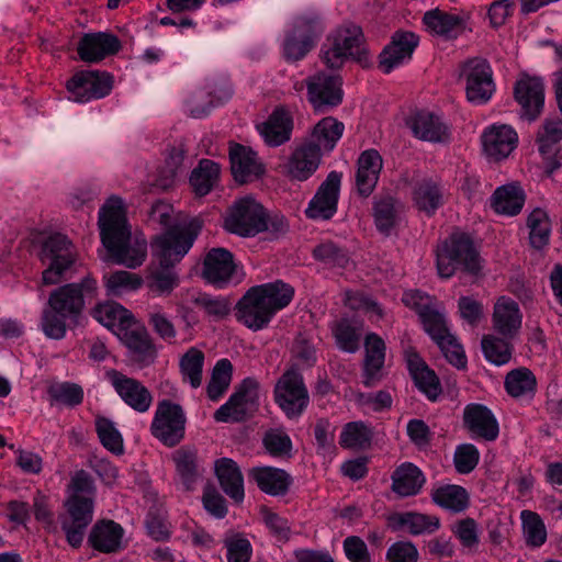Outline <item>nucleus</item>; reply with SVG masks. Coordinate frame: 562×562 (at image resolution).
<instances>
[{
  "instance_id": "1",
  "label": "nucleus",
  "mask_w": 562,
  "mask_h": 562,
  "mask_svg": "<svg viewBox=\"0 0 562 562\" xmlns=\"http://www.w3.org/2000/svg\"><path fill=\"white\" fill-rule=\"evenodd\" d=\"M100 237L106 254L103 261L135 269L145 261L147 243L144 238H132L123 207V201L111 196L99 212Z\"/></svg>"
},
{
  "instance_id": "2",
  "label": "nucleus",
  "mask_w": 562,
  "mask_h": 562,
  "mask_svg": "<svg viewBox=\"0 0 562 562\" xmlns=\"http://www.w3.org/2000/svg\"><path fill=\"white\" fill-rule=\"evenodd\" d=\"M97 291V281L91 277L52 291L41 318V328L45 336L56 340L63 339L68 324L78 322L86 301L95 297Z\"/></svg>"
},
{
  "instance_id": "3",
  "label": "nucleus",
  "mask_w": 562,
  "mask_h": 562,
  "mask_svg": "<svg viewBox=\"0 0 562 562\" xmlns=\"http://www.w3.org/2000/svg\"><path fill=\"white\" fill-rule=\"evenodd\" d=\"M172 206L169 203L157 201L148 212V224L159 225L165 232L157 235L151 241L153 255L159 260L160 266L169 268L179 262L192 247L199 225L175 223Z\"/></svg>"
},
{
  "instance_id": "4",
  "label": "nucleus",
  "mask_w": 562,
  "mask_h": 562,
  "mask_svg": "<svg viewBox=\"0 0 562 562\" xmlns=\"http://www.w3.org/2000/svg\"><path fill=\"white\" fill-rule=\"evenodd\" d=\"M293 296V286L281 280L251 286L235 306L236 318L254 331L261 330L277 312L291 303Z\"/></svg>"
},
{
  "instance_id": "5",
  "label": "nucleus",
  "mask_w": 562,
  "mask_h": 562,
  "mask_svg": "<svg viewBox=\"0 0 562 562\" xmlns=\"http://www.w3.org/2000/svg\"><path fill=\"white\" fill-rule=\"evenodd\" d=\"M458 268L475 274L481 269L479 251L465 233H453L437 249V269L441 278H450Z\"/></svg>"
},
{
  "instance_id": "6",
  "label": "nucleus",
  "mask_w": 562,
  "mask_h": 562,
  "mask_svg": "<svg viewBox=\"0 0 562 562\" xmlns=\"http://www.w3.org/2000/svg\"><path fill=\"white\" fill-rule=\"evenodd\" d=\"M363 42V34L359 26L339 27L323 44L321 49L322 60L331 69L340 68L348 58L366 64L368 58Z\"/></svg>"
},
{
  "instance_id": "7",
  "label": "nucleus",
  "mask_w": 562,
  "mask_h": 562,
  "mask_svg": "<svg viewBox=\"0 0 562 562\" xmlns=\"http://www.w3.org/2000/svg\"><path fill=\"white\" fill-rule=\"evenodd\" d=\"M265 207L252 196L236 200L224 217V228L240 237H255L265 231Z\"/></svg>"
},
{
  "instance_id": "8",
  "label": "nucleus",
  "mask_w": 562,
  "mask_h": 562,
  "mask_svg": "<svg viewBox=\"0 0 562 562\" xmlns=\"http://www.w3.org/2000/svg\"><path fill=\"white\" fill-rule=\"evenodd\" d=\"M41 260L47 268L42 273L43 283L56 284L76 261V249L67 236L55 234L43 244Z\"/></svg>"
},
{
  "instance_id": "9",
  "label": "nucleus",
  "mask_w": 562,
  "mask_h": 562,
  "mask_svg": "<svg viewBox=\"0 0 562 562\" xmlns=\"http://www.w3.org/2000/svg\"><path fill=\"white\" fill-rule=\"evenodd\" d=\"M187 417L181 405L169 400L159 401L150 425V434L166 447H175L186 434Z\"/></svg>"
},
{
  "instance_id": "10",
  "label": "nucleus",
  "mask_w": 562,
  "mask_h": 562,
  "mask_svg": "<svg viewBox=\"0 0 562 562\" xmlns=\"http://www.w3.org/2000/svg\"><path fill=\"white\" fill-rule=\"evenodd\" d=\"M274 400L288 418L300 417L310 403L303 375L294 368L286 370L274 386Z\"/></svg>"
},
{
  "instance_id": "11",
  "label": "nucleus",
  "mask_w": 562,
  "mask_h": 562,
  "mask_svg": "<svg viewBox=\"0 0 562 562\" xmlns=\"http://www.w3.org/2000/svg\"><path fill=\"white\" fill-rule=\"evenodd\" d=\"M65 508V514L59 517L61 529L69 546L79 548L93 519V499L89 496L69 495Z\"/></svg>"
},
{
  "instance_id": "12",
  "label": "nucleus",
  "mask_w": 562,
  "mask_h": 562,
  "mask_svg": "<svg viewBox=\"0 0 562 562\" xmlns=\"http://www.w3.org/2000/svg\"><path fill=\"white\" fill-rule=\"evenodd\" d=\"M303 85L307 90V101L315 112L325 113L342 102V79L339 75L318 71L308 76Z\"/></svg>"
},
{
  "instance_id": "13",
  "label": "nucleus",
  "mask_w": 562,
  "mask_h": 562,
  "mask_svg": "<svg viewBox=\"0 0 562 562\" xmlns=\"http://www.w3.org/2000/svg\"><path fill=\"white\" fill-rule=\"evenodd\" d=\"M258 383L247 378L228 401L214 413V419L221 423L243 422L248 418L258 407Z\"/></svg>"
},
{
  "instance_id": "14",
  "label": "nucleus",
  "mask_w": 562,
  "mask_h": 562,
  "mask_svg": "<svg viewBox=\"0 0 562 562\" xmlns=\"http://www.w3.org/2000/svg\"><path fill=\"white\" fill-rule=\"evenodd\" d=\"M112 89L113 77L100 70L79 71L67 82L69 99L79 103L104 98Z\"/></svg>"
},
{
  "instance_id": "15",
  "label": "nucleus",
  "mask_w": 562,
  "mask_h": 562,
  "mask_svg": "<svg viewBox=\"0 0 562 562\" xmlns=\"http://www.w3.org/2000/svg\"><path fill=\"white\" fill-rule=\"evenodd\" d=\"M322 29L316 14L302 15L295 20L292 32L283 44V55L289 61H296L314 47Z\"/></svg>"
},
{
  "instance_id": "16",
  "label": "nucleus",
  "mask_w": 562,
  "mask_h": 562,
  "mask_svg": "<svg viewBox=\"0 0 562 562\" xmlns=\"http://www.w3.org/2000/svg\"><path fill=\"white\" fill-rule=\"evenodd\" d=\"M105 378L119 397L128 407L137 413H146L149 411L154 402V396L148 387L140 381L127 376L115 369L108 370Z\"/></svg>"
},
{
  "instance_id": "17",
  "label": "nucleus",
  "mask_w": 562,
  "mask_h": 562,
  "mask_svg": "<svg viewBox=\"0 0 562 562\" xmlns=\"http://www.w3.org/2000/svg\"><path fill=\"white\" fill-rule=\"evenodd\" d=\"M467 99L474 104H484L493 95L495 85L493 71L486 59L474 58L463 67Z\"/></svg>"
},
{
  "instance_id": "18",
  "label": "nucleus",
  "mask_w": 562,
  "mask_h": 562,
  "mask_svg": "<svg viewBox=\"0 0 562 562\" xmlns=\"http://www.w3.org/2000/svg\"><path fill=\"white\" fill-rule=\"evenodd\" d=\"M342 175L330 171L310 201L305 214L312 220H330L337 212Z\"/></svg>"
},
{
  "instance_id": "19",
  "label": "nucleus",
  "mask_w": 562,
  "mask_h": 562,
  "mask_svg": "<svg viewBox=\"0 0 562 562\" xmlns=\"http://www.w3.org/2000/svg\"><path fill=\"white\" fill-rule=\"evenodd\" d=\"M514 97L520 105L521 117L535 121L544 105V85L538 77L521 76L514 86Z\"/></svg>"
},
{
  "instance_id": "20",
  "label": "nucleus",
  "mask_w": 562,
  "mask_h": 562,
  "mask_svg": "<svg viewBox=\"0 0 562 562\" xmlns=\"http://www.w3.org/2000/svg\"><path fill=\"white\" fill-rule=\"evenodd\" d=\"M418 45V36L413 32H395L391 42L383 48L379 56V67L390 74L394 68L408 61Z\"/></svg>"
},
{
  "instance_id": "21",
  "label": "nucleus",
  "mask_w": 562,
  "mask_h": 562,
  "mask_svg": "<svg viewBox=\"0 0 562 562\" xmlns=\"http://www.w3.org/2000/svg\"><path fill=\"white\" fill-rule=\"evenodd\" d=\"M463 425L472 438H481L485 441H494L499 434L497 419L483 404L471 403L464 407Z\"/></svg>"
},
{
  "instance_id": "22",
  "label": "nucleus",
  "mask_w": 562,
  "mask_h": 562,
  "mask_svg": "<svg viewBox=\"0 0 562 562\" xmlns=\"http://www.w3.org/2000/svg\"><path fill=\"white\" fill-rule=\"evenodd\" d=\"M229 159L233 177L238 183L251 182L265 171L257 154L240 144H231Z\"/></svg>"
},
{
  "instance_id": "23",
  "label": "nucleus",
  "mask_w": 562,
  "mask_h": 562,
  "mask_svg": "<svg viewBox=\"0 0 562 562\" xmlns=\"http://www.w3.org/2000/svg\"><path fill=\"white\" fill-rule=\"evenodd\" d=\"M121 48L120 40L109 33L86 34L78 43L77 52L81 60L98 63L106 56L116 54Z\"/></svg>"
},
{
  "instance_id": "24",
  "label": "nucleus",
  "mask_w": 562,
  "mask_h": 562,
  "mask_svg": "<svg viewBox=\"0 0 562 562\" xmlns=\"http://www.w3.org/2000/svg\"><path fill=\"white\" fill-rule=\"evenodd\" d=\"M322 155L317 146L308 142L299 145L285 165L288 176L297 181L307 180L319 167Z\"/></svg>"
},
{
  "instance_id": "25",
  "label": "nucleus",
  "mask_w": 562,
  "mask_h": 562,
  "mask_svg": "<svg viewBox=\"0 0 562 562\" xmlns=\"http://www.w3.org/2000/svg\"><path fill=\"white\" fill-rule=\"evenodd\" d=\"M235 271L233 255L224 248H213L205 256L202 276L216 288L227 284Z\"/></svg>"
},
{
  "instance_id": "26",
  "label": "nucleus",
  "mask_w": 562,
  "mask_h": 562,
  "mask_svg": "<svg viewBox=\"0 0 562 562\" xmlns=\"http://www.w3.org/2000/svg\"><path fill=\"white\" fill-rule=\"evenodd\" d=\"M493 327L504 338H513L521 327L522 314L516 301L501 296L493 311Z\"/></svg>"
},
{
  "instance_id": "27",
  "label": "nucleus",
  "mask_w": 562,
  "mask_h": 562,
  "mask_svg": "<svg viewBox=\"0 0 562 562\" xmlns=\"http://www.w3.org/2000/svg\"><path fill=\"white\" fill-rule=\"evenodd\" d=\"M124 529L113 520L94 524L88 537L92 549L102 553H115L123 549Z\"/></svg>"
},
{
  "instance_id": "28",
  "label": "nucleus",
  "mask_w": 562,
  "mask_h": 562,
  "mask_svg": "<svg viewBox=\"0 0 562 562\" xmlns=\"http://www.w3.org/2000/svg\"><path fill=\"white\" fill-rule=\"evenodd\" d=\"M356 187L362 196H369L379 180L383 167L381 155L375 149H367L360 154L357 161Z\"/></svg>"
},
{
  "instance_id": "29",
  "label": "nucleus",
  "mask_w": 562,
  "mask_h": 562,
  "mask_svg": "<svg viewBox=\"0 0 562 562\" xmlns=\"http://www.w3.org/2000/svg\"><path fill=\"white\" fill-rule=\"evenodd\" d=\"M413 134L426 142L446 143L450 138L449 126L442 119L428 111H419L413 115L409 122Z\"/></svg>"
},
{
  "instance_id": "30",
  "label": "nucleus",
  "mask_w": 562,
  "mask_h": 562,
  "mask_svg": "<svg viewBox=\"0 0 562 562\" xmlns=\"http://www.w3.org/2000/svg\"><path fill=\"white\" fill-rule=\"evenodd\" d=\"M517 133L508 125H493L482 135L485 154L495 160L504 159L517 145Z\"/></svg>"
},
{
  "instance_id": "31",
  "label": "nucleus",
  "mask_w": 562,
  "mask_h": 562,
  "mask_svg": "<svg viewBox=\"0 0 562 562\" xmlns=\"http://www.w3.org/2000/svg\"><path fill=\"white\" fill-rule=\"evenodd\" d=\"M122 342L127 347L133 361L148 366L156 357V349L146 328L124 326Z\"/></svg>"
},
{
  "instance_id": "32",
  "label": "nucleus",
  "mask_w": 562,
  "mask_h": 562,
  "mask_svg": "<svg viewBox=\"0 0 562 562\" xmlns=\"http://www.w3.org/2000/svg\"><path fill=\"white\" fill-rule=\"evenodd\" d=\"M248 477L261 492L272 496L286 494L292 482L289 473L273 467H255L249 470Z\"/></svg>"
},
{
  "instance_id": "33",
  "label": "nucleus",
  "mask_w": 562,
  "mask_h": 562,
  "mask_svg": "<svg viewBox=\"0 0 562 562\" xmlns=\"http://www.w3.org/2000/svg\"><path fill=\"white\" fill-rule=\"evenodd\" d=\"M214 469L223 492L235 503L240 504L245 491L244 477L237 463L233 459L221 458L215 461Z\"/></svg>"
},
{
  "instance_id": "34",
  "label": "nucleus",
  "mask_w": 562,
  "mask_h": 562,
  "mask_svg": "<svg viewBox=\"0 0 562 562\" xmlns=\"http://www.w3.org/2000/svg\"><path fill=\"white\" fill-rule=\"evenodd\" d=\"M258 130L267 145L277 147L290 140L293 119L286 110L276 109Z\"/></svg>"
},
{
  "instance_id": "35",
  "label": "nucleus",
  "mask_w": 562,
  "mask_h": 562,
  "mask_svg": "<svg viewBox=\"0 0 562 562\" xmlns=\"http://www.w3.org/2000/svg\"><path fill=\"white\" fill-rule=\"evenodd\" d=\"M366 358L363 367V384L374 386L381 379V369L385 359V344L376 334H369L364 341Z\"/></svg>"
},
{
  "instance_id": "36",
  "label": "nucleus",
  "mask_w": 562,
  "mask_h": 562,
  "mask_svg": "<svg viewBox=\"0 0 562 562\" xmlns=\"http://www.w3.org/2000/svg\"><path fill=\"white\" fill-rule=\"evenodd\" d=\"M392 491L401 497L418 494L426 482L423 472L413 463L401 464L393 472Z\"/></svg>"
},
{
  "instance_id": "37",
  "label": "nucleus",
  "mask_w": 562,
  "mask_h": 562,
  "mask_svg": "<svg viewBox=\"0 0 562 562\" xmlns=\"http://www.w3.org/2000/svg\"><path fill=\"white\" fill-rule=\"evenodd\" d=\"M344 131L342 122L333 116H326L315 124L307 142L317 146L322 154L323 151L329 153L341 138Z\"/></svg>"
},
{
  "instance_id": "38",
  "label": "nucleus",
  "mask_w": 562,
  "mask_h": 562,
  "mask_svg": "<svg viewBox=\"0 0 562 562\" xmlns=\"http://www.w3.org/2000/svg\"><path fill=\"white\" fill-rule=\"evenodd\" d=\"M172 461L182 485L187 491H192L201 475L198 451L194 448L181 447L173 451Z\"/></svg>"
},
{
  "instance_id": "39",
  "label": "nucleus",
  "mask_w": 562,
  "mask_h": 562,
  "mask_svg": "<svg viewBox=\"0 0 562 562\" xmlns=\"http://www.w3.org/2000/svg\"><path fill=\"white\" fill-rule=\"evenodd\" d=\"M413 200L419 211L431 216L443 205V188L437 181L425 179L415 186Z\"/></svg>"
},
{
  "instance_id": "40",
  "label": "nucleus",
  "mask_w": 562,
  "mask_h": 562,
  "mask_svg": "<svg viewBox=\"0 0 562 562\" xmlns=\"http://www.w3.org/2000/svg\"><path fill=\"white\" fill-rule=\"evenodd\" d=\"M231 94V91H224L223 95H216L213 87H203L191 93L186 101V106L190 116L201 119L206 116L214 106L229 99Z\"/></svg>"
},
{
  "instance_id": "41",
  "label": "nucleus",
  "mask_w": 562,
  "mask_h": 562,
  "mask_svg": "<svg viewBox=\"0 0 562 562\" xmlns=\"http://www.w3.org/2000/svg\"><path fill=\"white\" fill-rule=\"evenodd\" d=\"M504 386L514 398H532L537 391V379L531 370L520 367L506 374Z\"/></svg>"
},
{
  "instance_id": "42",
  "label": "nucleus",
  "mask_w": 562,
  "mask_h": 562,
  "mask_svg": "<svg viewBox=\"0 0 562 562\" xmlns=\"http://www.w3.org/2000/svg\"><path fill=\"white\" fill-rule=\"evenodd\" d=\"M431 499L439 507L452 513H461L470 505L468 491L454 484H447L431 491Z\"/></svg>"
},
{
  "instance_id": "43",
  "label": "nucleus",
  "mask_w": 562,
  "mask_h": 562,
  "mask_svg": "<svg viewBox=\"0 0 562 562\" xmlns=\"http://www.w3.org/2000/svg\"><path fill=\"white\" fill-rule=\"evenodd\" d=\"M525 203L524 191L517 186H503L492 195V207L498 214L517 215Z\"/></svg>"
},
{
  "instance_id": "44",
  "label": "nucleus",
  "mask_w": 562,
  "mask_h": 562,
  "mask_svg": "<svg viewBox=\"0 0 562 562\" xmlns=\"http://www.w3.org/2000/svg\"><path fill=\"white\" fill-rule=\"evenodd\" d=\"M392 521L395 528H405L413 536L432 533L440 527L438 517L413 512L396 514Z\"/></svg>"
},
{
  "instance_id": "45",
  "label": "nucleus",
  "mask_w": 562,
  "mask_h": 562,
  "mask_svg": "<svg viewBox=\"0 0 562 562\" xmlns=\"http://www.w3.org/2000/svg\"><path fill=\"white\" fill-rule=\"evenodd\" d=\"M191 302L213 322L224 319L232 311V301L227 296L196 292L191 295Z\"/></svg>"
},
{
  "instance_id": "46",
  "label": "nucleus",
  "mask_w": 562,
  "mask_h": 562,
  "mask_svg": "<svg viewBox=\"0 0 562 562\" xmlns=\"http://www.w3.org/2000/svg\"><path fill=\"white\" fill-rule=\"evenodd\" d=\"M423 22L431 33L445 37L452 36L463 24L460 15L438 8L427 11L424 14Z\"/></svg>"
},
{
  "instance_id": "47",
  "label": "nucleus",
  "mask_w": 562,
  "mask_h": 562,
  "mask_svg": "<svg viewBox=\"0 0 562 562\" xmlns=\"http://www.w3.org/2000/svg\"><path fill=\"white\" fill-rule=\"evenodd\" d=\"M103 282L106 294L119 297L139 289L143 284V279L137 273L119 270L104 274Z\"/></svg>"
},
{
  "instance_id": "48",
  "label": "nucleus",
  "mask_w": 562,
  "mask_h": 562,
  "mask_svg": "<svg viewBox=\"0 0 562 562\" xmlns=\"http://www.w3.org/2000/svg\"><path fill=\"white\" fill-rule=\"evenodd\" d=\"M220 176V166L210 159H202L199 166L193 169L190 183L194 192L204 196L213 189Z\"/></svg>"
},
{
  "instance_id": "49",
  "label": "nucleus",
  "mask_w": 562,
  "mask_h": 562,
  "mask_svg": "<svg viewBox=\"0 0 562 562\" xmlns=\"http://www.w3.org/2000/svg\"><path fill=\"white\" fill-rule=\"evenodd\" d=\"M373 211L376 228L383 234H390L397 222L401 204L392 196H382L375 200Z\"/></svg>"
},
{
  "instance_id": "50",
  "label": "nucleus",
  "mask_w": 562,
  "mask_h": 562,
  "mask_svg": "<svg viewBox=\"0 0 562 562\" xmlns=\"http://www.w3.org/2000/svg\"><path fill=\"white\" fill-rule=\"evenodd\" d=\"M203 364L204 353L194 347H191L180 358L179 368L182 380L193 389H198L202 384Z\"/></svg>"
},
{
  "instance_id": "51",
  "label": "nucleus",
  "mask_w": 562,
  "mask_h": 562,
  "mask_svg": "<svg viewBox=\"0 0 562 562\" xmlns=\"http://www.w3.org/2000/svg\"><path fill=\"white\" fill-rule=\"evenodd\" d=\"M529 240L533 248L542 249L549 243L551 224L547 212L535 209L527 218Z\"/></svg>"
},
{
  "instance_id": "52",
  "label": "nucleus",
  "mask_w": 562,
  "mask_h": 562,
  "mask_svg": "<svg viewBox=\"0 0 562 562\" xmlns=\"http://www.w3.org/2000/svg\"><path fill=\"white\" fill-rule=\"evenodd\" d=\"M562 142V120L548 117L543 121L537 134V143L541 155L552 154L559 149Z\"/></svg>"
},
{
  "instance_id": "53",
  "label": "nucleus",
  "mask_w": 562,
  "mask_h": 562,
  "mask_svg": "<svg viewBox=\"0 0 562 562\" xmlns=\"http://www.w3.org/2000/svg\"><path fill=\"white\" fill-rule=\"evenodd\" d=\"M95 431L102 446L110 452L121 456L124 452V441L121 432L111 419L98 416Z\"/></svg>"
},
{
  "instance_id": "54",
  "label": "nucleus",
  "mask_w": 562,
  "mask_h": 562,
  "mask_svg": "<svg viewBox=\"0 0 562 562\" xmlns=\"http://www.w3.org/2000/svg\"><path fill=\"white\" fill-rule=\"evenodd\" d=\"M233 374V366L228 359H221L213 368L211 380L206 387L211 401H217L227 391Z\"/></svg>"
},
{
  "instance_id": "55",
  "label": "nucleus",
  "mask_w": 562,
  "mask_h": 562,
  "mask_svg": "<svg viewBox=\"0 0 562 562\" xmlns=\"http://www.w3.org/2000/svg\"><path fill=\"white\" fill-rule=\"evenodd\" d=\"M226 548L227 562H249L252 555V546L245 533L228 531L223 540Z\"/></svg>"
},
{
  "instance_id": "56",
  "label": "nucleus",
  "mask_w": 562,
  "mask_h": 562,
  "mask_svg": "<svg viewBox=\"0 0 562 562\" xmlns=\"http://www.w3.org/2000/svg\"><path fill=\"white\" fill-rule=\"evenodd\" d=\"M333 335L339 349L353 353L359 349L360 330L349 319L342 318L331 327Z\"/></svg>"
},
{
  "instance_id": "57",
  "label": "nucleus",
  "mask_w": 562,
  "mask_h": 562,
  "mask_svg": "<svg viewBox=\"0 0 562 562\" xmlns=\"http://www.w3.org/2000/svg\"><path fill=\"white\" fill-rule=\"evenodd\" d=\"M508 338L486 335L482 338V350L485 358L496 364L502 366L509 362L512 358V348Z\"/></svg>"
},
{
  "instance_id": "58",
  "label": "nucleus",
  "mask_w": 562,
  "mask_h": 562,
  "mask_svg": "<svg viewBox=\"0 0 562 562\" xmlns=\"http://www.w3.org/2000/svg\"><path fill=\"white\" fill-rule=\"evenodd\" d=\"M50 403L64 404L69 407L78 406L83 401V390L79 384L71 382L56 383L48 387Z\"/></svg>"
},
{
  "instance_id": "59",
  "label": "nucleus",
  "mask_w": 562,
  "mask_h": 562,
  "mask_svg": "<svg viewBox=\"0 0 562 562\" xmlns=\"http://www.w3.org/2000/svg\"><path fill=\"white\" fill-rule=\"evenodd\" d=\"M522 531L527 544L540 547L547 540V529L540 516L530 510L521 512Z\"/></svg>"
},
{
  "instance_id": "60",
  "label": "nucleus",
  "mask_w": 562,
  "mask_h": 562,
  "mask_svg": "<svg viewBox=\"0 0 562 562\" xmlns=\"http://www.w3.org/2000/svg\"><path fill=\"white\" fill-rule=\"evenodd\" d=\"M371 434L367 426L360 422L348 423L339 438V443L348 449H361L370 443Z\"/></svg>"
},
{
  "instance_id": "61",
  "label": "nucleus",
  "mask_w": 562,
  "mask_h": 562,
  "mask_svg": "<svg viewBox=\"0 0 562 562\" xmlns=\"http://www.w3.org/2000/svg\"><path fill=\"white\" fill-rule=\"evenodd\" d=\"M92 316L101 325L113 328L116 325L125 326L130 318L127 310L120 304H101L92 311Z\"/></svg>"
},
{
  "instance_id": "62",
  "label": "nucleus",
  "mask_w": 562,
  "mask_h": 562,
  "mask_svg": "<svg viewBox=\"0 0 562 562\" xmlns=\"http://www.w3.org/2000/svg\"><path fill=\"white\" fill-rule=\"evenodd\" d=\"M184 156L186 149L182 145L172 147L169 150L168 157L166 159V168L161 171V176L158 180V183L161 188L168 189L172 186L178 173L182 171Z\"/></svg>"
},
{
  "instance_id": "63",
  "label": "nucleus",
  "mask_w": 562,
  "mask_h": 562,
  "mask_svg": "<svg viewBox=\"0 0 562 562\" xmlns=\"http://www.w3.org/2000/svg\"><path fill=\"white\" fill-rule=\"evenodd\" d=\"M435 342L440 348L445 358L456 368L463 369L467 366V357L462 346L458 342L456 337L450 333L436 339Z\"/></svg>"
},
{
  "instance_id": "64",
  "label": "nucleus",
  "mask_w": 562,
  "mask_h": 562,
  "mask_svg": "<svg viewBox=\"0 0 562 562\" xmlns=\"http://www.w3.org/2000/svg\"><path fill=\"white\" fill-rule=\"evenodd\" d=\"M292 356L296 364L311 368L316 363V349L312 339L306 334H299L292 346Z\"/></svg>"
}]
</instances>
